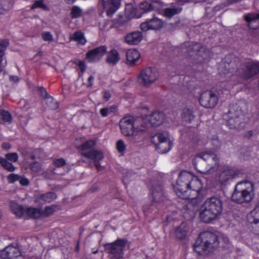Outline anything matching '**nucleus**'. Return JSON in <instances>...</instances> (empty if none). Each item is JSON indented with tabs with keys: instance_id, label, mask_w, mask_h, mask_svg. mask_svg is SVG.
Segmentation results:
<instances>
[{
	"instance_id": "nucleus-1",
	"label": "nucleus",
	"mask_w": 259,
	"mask_h": 259,
	"mask_svg": "<svg viewBox=\"0 0 259 259\" xmlns=\"http://www.w3.org/2000/svg\"><path fill=\"white\" fill-rule=\"evenodd\" d=\"M175 189L179 197L186 198L184 193L188 190L196 191L199 196L205 195L206 191L202 189V184L198 178L191 172L182 171L179 175Z\"/></svg>"
},
{
	"instance_id": "nucleus-2",
	"label": "nucleus",
	"mask_w": 259,
	"mask_h": 259,
	"mask_svg": "<svg viewBox=\"0 0 259 259\" xmlns=\"http://www.w3.org/2000/svg\"><path fill=\"white\" fill-rule=\"evenodd\" d=\"M254 185L247 181L238 182L234 188L231 200L239 204H247L254 197Z\"/></svg>"
},
{
	"instance_id": "nucleus-3",
	"label": "nucleus",
	"mask_w": 259,
	"mask_h": 259,
	"mask_svg": "<svg viewBox=\"0 0 259 259\" xmlns=\"http://www.w3.org/2000/svg\"><path fill=\"white\" fill-rule=\"evenodd\" d=\"M127 242L126 239H119L112 243L105 244V251L109 259H124V249Z\"/></svg>"
},
{
	"instance_id": "nucleus-4",
	"label": "nucleus",
	"mask_w": 259,
	"mask_h": 259,
	"mask_svg": "<svg viewBox=\"0 0 259 259\" xmlns=\"http://www.w3.org/2000/svg\"><path fill=\"white\" fill-rule=\"evenodd\" d=\"M210 232L201 233L194 244V250L200 256L209 257L210 252Z\"/></svg>"
},
{
	"instance_id": "nucleus-5",
	"label": "nucleus",
	"mask_w": 259,
	"mask_h": 259,
	"mask_svg": "<svg viewBox=\"0 0 259 259\" xmlns=\"http://www.w3.org/2000/svg\"><path fill=\"white\" fill-rule=\"evenodd\" d=\"M259 72V62H247L240 66L236 71V75L243 79H249Z\"/></svg>"
},
{
	"instance_id": "nucleus-6",
	"label": "nucleus",
	"mask_w": 259,
	"mask_h": 259,
	"mask_svg": "<svg viewBox=\"0 0 259 259\" xmlns=\"http://www.w3.org/2000/svg\"><path fill=\"white\" fill-rule=\"evenodd\" d=\"M151 140L161 153H165L169 151L172 145L167 133L156 134L152 137Z\"/></svg>"
},
{
	"instance_id": "nucleus-7",
	"label": "nucleus",
	"mask_w": 259,
	"mask_h": 259,
	"mask_svg": "<svg viewBox=\"0 0 259 259\" xmlns=\"http://www.w3.org/2000/svg\"><path fill=\"white\" fill-rule=\"evenodd\" d=\"M210 154L207 152H201L193 159V164L197 171L203 174H207L210 169L207 161H209Z\"/></svg>"
},
{
	"instance_id": "nucleus-8",
	"label": "nucleus",
	"mask_w": 259,
	"mask_h": 259,
	"mask_svg": "<svg viewBox=\"0 0 259 259\" xmlns=\"http://www.w3.org/2000/svg\"><path fill=\"white\" fill-rule=\"evenodd\" d=\"M158 77L159 74L156 68L148 67L141 71L139 80L144 86L147 87L153 83Z\"/></svg>"
},
{
	"instance_id": "nucleus-9",
	"label": "nucleus",
	"mask_w": 259,
	"mask_h": 259,
	"mask_svg": "<svg viewBox=\"0 0 259 259\" xmlns=\"http://www.w3.org/2000/svg\"><path fill=\"white\" fill-rule=\"evenodd\" d=\"M134 117L131 116H125L122 118L120 122L119 125L122 134L124 136L130 137L131 140H133L136 136L134 134Z\"/></svg>"
},
{
	"instance_id": "nucleus-10",
	"label": "nucleus",
	"mask_w": 259,
	"mask_h": 259,
	"mask_svg": "<svg viewBox=\"0 0 259 259\" xmlns=\"http://www.w3.org/2000/svg\"><path fill=\"white\" fill-rule=\"evenodd\" d=\"M243 114L241 111L234 112V110H230L227 114L224 115V118L227 121V125L230 128L238 127L240 123L241 117Z\"/></svg>"
},
{
	"instance_id": "nucleus-11",
	"label": "nucleus",
	"mask_w": 259,
	"mask_h": 259,
	"mask_svg": "<svg viewBox=\"0 0 259 259\" xmlns=\"http://www.w3.org/2000/svg\"><path fill=\"white\" fill-rule=\"evenodd\" d=\"M163 24L164 22L162 19L154 17L142 23L140 28L143 31H147L148 30H158L163 27Z\"/></svg>"
},
{
	"instance_id": "nucleus-12",
	"label": "nucleus",
	"mask_w": 259,
	"mask_h": 259,
	"mask_svg": "<svg viewBox=\"0 0 259 259\" xmlns=\"http://www.w3.org/2000/svg\"><path fill=\"white\" fill-rule=\"evenodd\" d=\"M120 5V0H101L99 5L106 11L108 16H111L119 8Z\"/></svg>"
},
{
	"instance_id": "nucleus-13",
	"label": "nucleus",
	"mask_w": 259,
	"mask_h": 259,
	"mask_svg": "<svg viewBox=\"0 0 259 259\" xmlns=\"http://www.w3.org/2000/svg\"><path fill=\"white\" fill-rule=\"evenodd\" d=\"M106 52L107 47L101 46L89 51L86 54V59L90 62H96L99 61Z\"/></svg>"
},
{
	"instance_id": "nucleus-14",
	"label": "nucleus",
	"mask_w": 259,
	"mask_h": 259,
	"mask_svg": "<svg viewBox=\"0 0 259 259\" xmlns=\"http://www.w3.org/2000/svg\"><path fill=\"white\" fill-rule=\"evenodd\" d=\"M21 252L20 249L13 245H9L0 252V257L2 259H16L20 257Z\"/></svg>"
},
{
	"instance_id": "nucleus-15",
	"label": "nucleus",
	"mask_w": 259,
	"mask_h": 259,
	"mask_svg": "<svg viewBox=\"0 0 259 259\" xmlns=\"http://www.w3.org/2000/svg\"><path fill=\"white\" fill-rule=\"evenodd\" d=\"M199 217L202 222L209 223L210 222V198H207L201 206Z\"/></svg>"
},
{
	"instance_id": "nucleus-16",
	"label": "nucleus",
	"mask_w": 259,
	"mask_h": 259,
	"mask_svg": "<svg viewBox=\"0 0 259 259\" xmlns=\"http://www.w3.org/2000/svg\"><path fill=\"white\" fill-rule=\"evenodd\" d=\"M96 145V142L95 140H90L84 142L81 145L77 147V149L80 151L81 155L85 157V154H88L89 155H93L92 153L94 152H101L97 150L92 149Z\"/></svg>"
},
{
	"instance_id": "nucleus-17",
	"label": "nucleus",
	"mask_w": 259,
	"mask_h": 259,
	"mask_svg": "<svg viewBox=\"0 0 259 259\" xmlns=\"http://www.w3.org/2000/svg\"><path fill=\"white\" fill-rule=\"evenodd\" d=\"M222 202L220 198L211 197V220L216 219L222 211Z\"/></svg>"
},
{
	"instance_id": "nucleus-18",
	"label": "nucleus",
	"mask_w": 259,
	"mask_h": 259,
	"mask_svg": "<svg viewBox=\"0 0 259 259\" xmlns=\"http://www.w3.org/2000/svg\"><path fill=\"white\" fill-rule=\"evenodd\" d=\"M237 175L236 171L234 169L227 168L220 173L217 178V181L221 184H223L228 180L234 178Z\"/></svg>"
},
{
	"instance_id": "nucleus-19",
	"label": "nucleus",
	"mask_w": 259,
	"mask_h": 259,
	"mask_svg": "<svg viewBox=\"0 0 259 259\" xmlns=\"http://www.w3.org/2000/svg\"><path fill=\"white\" fill-rule=\"evenodd\" d=\"M165 116L162 112L155 111L147 117L150 126L152 125H159L161 124L164 120Z\"/></svg>"
},
{
	"instance_id": "nucleus-20",
	"label": "nucleus",
	"mask_w": 259,
	"mask_h": 259,
	"mask_svg": "<svg viewBox=\"0 0 259 259\" xmlns=\"http://www.w3.org/2000/svg\"><path fill=\"white\" fill-rule=\"evenodd\" d=\"M134 132H144L150 126L147 117L145 119L142 118H135L134 117Z\"/></svg>"
},
{
	"instance_id": "nucleus-21",
	"label": "nucleus",
	"mask_w": 259,
	"mask_h": 259,
	"mask_svg": "<svg viewBox=\"0 0 259 259\" xmlns=\"http://www.w3.org/2000/svg\"><path fill=\"white\" fill-rule=\"evenodd\" d=\"M151 193L153 202L159 203L163 201L164 196L163 189L161 185L153 186Z\"/></svg>"
},
{
	"instance_id": "nucleus-22",
	"label": "nucleus",
	"mask_w": 259,
	"mask_h": 259,
	"mask_svg": "<svg viewBox=\"0 0 259 259\" xmlns=\"http://www.w3.org/2000/svg\"><path fill=\"white\" fill-rule=\"evenodd\" d=\"M143 35L140 31H134L128 33L125 37V42L130 45L138 44L142 39Z\"/></svg>"
},
{
	"instance_id": "nucleus-23",
	"label": "nucleus",
	"mask_w": 259,
	"mask_h": 259,
	"mask_svg": "<svg viewBox=\"0 0 259 259\" xmlns=\"http://www.w3.org/2000/svg\"><path fill=\"white\" fill-rule=\"evenodd\" d=\"M182 10V7L176 6L174 3H172L171 7L163 9L162 15L166 18L170 19L173 16L179 14Z\"/></svg>"
},
{
	"instance_id": "nucleus-24",
	"label": "nucleus",
	"mask_w": 259,
	"mask_h": 259,
	"mask_svg": "<svg viewBox=\"0 0 259 259\" xmlns=\"http://www.w3.org/2000/svg\"><path fill=\"white\" fill-rule=\"evenodd\" d=\"M140 54L136 49L128 50L126 54V64L130 65H134L139 59Z\"/></svg>"
},
{
	"instance_id": "nucleus-25",
	"label": "nucleus",
	"mask_w": 259,
	"mask_h": 259,
	"mask_svg": "<svg viewBox=\"0 0 259 259\" xmlns=\"http://www.w3.org/2000/svg\"><path fill=\"white\" fill-rule=\"evenodd\" d=\"M120 59V57L118 52L115 49H112L107 53L106 62L110 65H115Z\"/></svg>"
},
{
	"instance_id": "nucleus-26",
	"label": "nucleus",
	"mask_w": 259,
	"mask_h": 259,
	"mask_svg": "<svg viewBox=\"0 0 259 259\" xmlns=\"http://www.w3.org/2000/svg\"><path fill=\"white\" fill-rule=\"evenodd\" d=\"M93 155H89L88 154H85V157L94 160V165L98 170H100L101 168V166L100 164V161L102 160L104 158L103 153L102 152H94L92 153Z\"/></svg>"
},
{
	"instance_id": "nucleus-27",
	"label": "nucleus",
	"mask_w": 259,
	"mask_h": 259,
	"mask_svg": "<svg viewBox=\"0 0 259 259\" xmlns=\"http://www.w3.org/2000/svg\"><path fill=\"white\" fill-rule=\"evenodd\" d=\"M57 197L56 194L54 192H48L45 194H41L37 196V201L39 202L44 201L51 202L55 199Z\"/></svg>"
},
{
	"instance_id": "nucleus-28",
	"label": "nucleus",
	"mask_w": 259,
	"mask_h": 259,
	"mask_svg": "<svg viewBox=\"0 0 259 259\" xmlns=\"http://www.w3.org/2000/svg\"><path fill=\"white\" fill-rule=\"evenodd\" d=\"M210 91L203 92L200 96L199 102L201 105L205 108H208L210 106Z\"/></svg>"
},
{
	"instance_id": "nucleus-29",
	"label": "nucleus",
	"mask_w": 259,
	"mask_h": 259,
	"mask_svg": "<svg viewBox=\"0 0 259 259\" xmlns=\"http://www.w3.org/2000/svg\"><path fill=\"white\" fill-rule=\"evenodd\" d=\"M187 232L186 224L182 223L175 231L176 236L179 239H183L186 236Z\"/></svg>"
},
{
	"instance_id": "nucleus-30",
	"label": "nucleus",
	"mask_w": 259,
	"mask_h": 259,
	"mask_svg": "<svg viewBox=\"0 0 259 259\" xmlns=\"http://www.w3.org/2000/svg\"><path fill=\"white\" fill-rule=\"evenodd\" d=\"M245 20L248 23V26L250 28L255 29L258 26H251V24L254 22H257L259 24V14H248L245 16Z\"/></svg>"
},
{
	"instance_id": "nucleus-31",
	"label": "nucleus",
	"mask_w": 259,
	"mask_h": 259,
	"mask_svg": "<svg viewBox=\"0 0 259 259\" xmlns=\"http://www.w3.org/2000/svg\"><path fill=\"white\" fill-rule=\"evenodd\" d=\"M70 40L77 41L78 44L82 45H85L87 42L84 34L81 31H77L75 32L70 37Z\"/></svg>"
},
{
	"instance_id": "nucleus-32",
	"label": "nucleus",
	"mask_w": 259,
	"mask_h": 259,
	"mask_svg": "<svg viewBox=\"0 0 259 259\" xmlns=\"http://www.w3.org/2000/svg\"><path fill=\"white\" fill-rule=\"evenodd\" d=\"M211 241H214L213 242V247H217L218 246L219 243L223 241L225 243H228L229 241L228 238L223 235V234H220L219 235H215L211 233Z\"/></svg>"
},
{
	"instance_id": "nucleus-33",
	"label": "nucleus",
	"mask_w": 259,
	"mask_h": 259,
	"mask_svg": "<svg viewBox=\"0 0 259 259\" xmlns=\"http://www.w3.org/2000/svg\"><path fill=\"white\" fill-rule=\"evenodd\" d=\"M129 19L126 16H119L118 18L113 20V26L114 27H120L125 26L127 24Z\"/></svg>"
},
{
	"instance_id": "nucleus-34",
	"label": "nucleus",
	"mask_w": 259,
	"mask_h": 259,
	"mask_svg": "<svg viewBox=\"0 0 259 259\" xmlns=\"http://www.w3.org/2000/svg\"><path fill=\"white\" fill-rule=\"evenodd\" d=\"M230 56L227 57L219 67L220 73L221 74L226 75L230 72V63H228L226 60H229Z\"/></svg>"
},
{
	"instance_id": "nucleus-35",
	"label": "nucleus",
	"mask_w": 259,
	"mask_h": 259,
	"mask_svg": "<svg viewBox=\"0 0 259 259\" xmlns=\"http://www.w3.org/2000/svg\"><path fill=\"white\" fill-rule=\"evenodd\" d=\"M25 212L32 218H38L41 217V210L39 208L29 207L25 209Z\"/></svg>"
},
{
	"instance_id": "nucleus-36",
	"label": "nucleus",
	"mask_w": 259,
	"mask_h": 259,
	"mask_svg": "<svg viewBox=\"0 0 259 259\" xmlns=\"http://www.w3.org/2000/svg\"><path fill=\"white\" fill-rule=\"evenodd\" d=\"M11 208L13 212L18 217H22L25 212V210L21 206L17 203L12 204Z\"/></svg>"
},
{
	"instance_id": "nucleus-37",
	"label": "nucleus",
	"mask_w": 259,
	"mask_h": 259,
	"mask_svg": "<svg viewBox=\"0 0 259 259\" xmlns=\"http://www.w3.org/2000/svg\"><path fill=\"white\" fill-rule=\"evenodd\" d=\"M204 51V48L200 46V45L196 44L194 45L192 48V53L191 56H194V57H197L198 58L200 56H202V58H204L202 54L201 53L203 52Z\"/></svg>"
},
{
	"instance_id": "nucleus-38",
	"label": "nucleus",
	"mask_w": 259,
	"mask_h": 259,
	"mask_svg": "<svg viewBox=\"0 0 259 259\" xmlns=\"http://www.w3.org/2000/svg\"><path fill=\"white\" fill-rule=\"evenodd\" d=\"M82 15V10L77 6L72 7L70 11V16L72 19H76L81 17Z\"/></svg>"
},
{
	"instance_id": "nucleus-39",
	"label": "nucleus",
	"mask_w": 259,
	"mask_h": 259,
	"mask_svg": "<svg viewBox=\"0 0 259 259\" xmlns=\"http://www.w3.org/2000/svg\"><path fill=\"white\" fill-rule=\"evenodd\" d=\"M181 116L182 118L186 121L190 122L194 118L192 111L188 108L183 109Z\"/></svg>"
},
{
	"instance_id": "nucleus-40",
	"label": "nucleus",
	"mask_w": 259,
	"mask_h": 259,
	"mask_svg": "<svg viewBox=\"0 0 259 259\" xmlns=\"http://www.w3.org/2000/svg\"><path fill=\"white\" fill-rule=\"evenodd\" d=\"M44 99L48 106L51 109L55 110L58 108V104L57 102L52 97L48 96Z\"/></svg>"
},
{
	"instance_id": "nucleus-41",
	"label": "nucleus",
	"mask_w": 259,
	"mask_h": 259,
	"mask_svg": "<svg viewBox=\"0 0 259 259\" xmlns=\"http://www.w3.org/2000/svg\"><path fill=\"white\" fill-rule=\"evenodd\" d=\"M0 163L5 169L9 171H13L15 169V166L7 159L0 158Z\"/></svg>"
},
{
	"instance_id": "nucleus-42",
	"label": "nucleus",
	"mask_w": 259,
	"mask_h": 259,
	"mask_svg": "<svg viewBox=\"0 0 259 259\" xmlns=\"http://www.w3.org/2000/svg\"><path fill=\"white\" fill-rule=\"evenodd\" d=\"M116 107L115 106H111L110 107L103 108L100 109V113L103 117H106L111 113L116 111Z\"/></svg>"
},
{
	"instance_id": "nucleus-43",
	"label": "nucleus",
	"mask_w": 259,
	"mask_h": 259,
	"mask_svg": "<svg viewBox=\"0 0 259 259\" xmlns=\"http://www.w3.org/2000/svg\"><path fill=\"white\" fill-rule=\"evenodd\" d=\"M164 6L163 3L160 1H153L151 2V11H155L158 13Z\"/></svg>"
},
{
	"instance_id": "nucleus-44",
	"label": "nucleus",
	"mask_w": 259,
	"mask_h": 259,
	"mask_svg": "<svg viewBox=\"0 0 259 259\" xmlns=\"http://www.w3.org/2000/svg\"><path fill=\"white\" fill-rule=\"evenodd\" d=\"M0 116L1 118L5 122H10L12 121V116L8 111L1 110L0 111Z\"/></svg>"
},
{
	"instance_id": "nucleus-45",
	"label": "nucleus",
	"mask_w": 259,
	"mask_h": 259,
	"mask_svg": "<svg viewBox=\"0 0 259 259\" xmlns=\"http://www.w3.org/2000/svg\"><path fill=\"white\" fill-rule=\"evenodd\" d=\"M54 207L53 206H47L42 210H41V217H47L53 213Z\"/></svg>"
},
{
	"instance_id": "nucleus-46",
	"label": "nucleus",
	"mask_w": 259,
	"mask_h": 259,
	"mask_svg": "<svg viewBox=\"0 0 259 259\" xmlns=\"http://www.w3.org/2000/svg\"><path fill=\"white\" fill-rule=\"evenodd\" d=\"M29 167L31 170L35 173H38L40 172L42 169L40 164L36 161L32 162L31 164H30Z\"/></svg>"
},
{
	"instance_id": "nucleus-47",
	"label": "nucleus",
	"mask_w": 259,
	"mask_h": 259,
	"mask_svg": "<svg viewBox=\"0 0 259 259\" xmlns=\"http://www.w3.org/2000/svg\"><path fill=\"white\" fill-rule=\"evenodd\" d=\"M37 8H42L44 10H48V7L44 3L42 0L36 1L32 5L31 9H34Z\"/></svg>"
},
{
	"instance_id": "nucleus-48",
	"label": "nucleus",
	"mask_w": 259,
	"mask_h": 259,
	"mask_svg": "<svg viewBox=\"0 0 259 259\" xmlns=\"http://www.w3.org/2000/svg\"><path fill=\"white\" fill-rule=\"evenodd\" d=\"M5 157L7 160L15 162L18 159V155L17 153H10L6 154Z\"/></svg>"
},
{
	"instance_id": "nucleus-49",
	"label": "nucleus",
	"mask_w": 259,
	"mask_h": 259,
	"mask_svg": "<svg viewBox=\"0 0 259 259\" xmlns=\"http://www.w3.org/2000/svg\"><path fill=\"white\" fill-rule=\"evenodd\" d=\"M73 63L76 64L78 67L82 74L84 73L87 68V66L84 61L77 60L74 61Z\"/></svg>"
},
{
	"instance_id": "nucleus-50",
	"label": "nucleus",
	"mask_w": 259,
	"mask_h": 259,
	"mask_svg": "<svg viewBox=\"0 0 259 259\" xmlns=\"http://www.w3.org/2000/svg\"><path fill=\"white\" fill-rule=\"evenodd\" d=\"M140 8L143 10L145 12L151 11V3H149L147 2H142L140 4Z\"/></svg>"
},
{
	"instance_id": "nucleus-51",
	"label": "nucleus",
	"mask_w": 259,
	"mask_h": 259,
	"mask_svg": "<svg viewBox=\"0 0 259 259\" xmlns=\"http://www.w3.org/2000/svg\"><path fill=\"white\" fill-rule=\"evenodd\" d=\"M125 148L126 146L122 140H120L117 141L116 143V148L119 152H123L125 150Z\"/></svg>"
},
{
	"instance_id": "nucleus-52",
	"label": "nucleus",
	"mask_w": 259,
	"mask_h": 259,
	"mask_svg": "<svg viewBox=\"0 0 259 259\" xmlns=\"http://www.w3.org/2000/svg\"><path fill=\"white\" fill-rule=\"evenodd\" d=\"M211 163L212 162H214V165L213 166H211V169L217 170L220 166L219 159L217 157V156L212 153H211Z\"/></svg>"
},
{
	"instance_id": "nucleus-53",
	"label": "nucleus",
	"mask_w": 259,
	"mask_h": 259,
	"mask_svg": "<svg viewBox=\"0 0 259 259\" xmlns=\"http://www.w3.org/2000/svg\"><path fill=\"white\" fill-rule=\"evenodd\" d=\"M41 36L44 41L51 42L53 40V35L50 32H44Z\"/></svg>"
},
{
	"instance_id": "nucleus-54",
	"label": "nucleus",
	"mask_w": 259,
	"mask_h": 259,
	"mask_svg": "<svg viewBox=\"0 0 259 259\" xmlns=\"http://www.w3.org/2000/svg\"><path fill=\"white\" fill-rule=\"evenodd\" d=\"M20 179V177L14 174H12L9 175L8 177V180L10 183H13L15 181H19Z\"/></svg>"
},
{
	"instance_id": "nucleus-55",
	"label": "nucleus",
	"mask_w": 259,
	"mask_h": 259,
	"mask_svg": "<svg viewBox=\"0 0 259 259\" xmlns=\"http://www.w3.org/2000/svg\"><path fill=\"white\" fill-rule=\"evenodd\" d=\"M54 164L58 167H62L66 164L65 160L63 158H60L54 160Z\"/></svg>"
},
{
	"instance_id": "nucleus-56",
	"label": "nucleus",
	"mask_w": 259,
	"mask_h": 259,
	"mask_svg": "<svg viewBox=\"0 0 259 259\" xmlns=\"http://www.w3.org/2000/svg\"><path fill=\"white\" fill-rule=\"evenodd\" d=\"M181 24L180 20L176 21L174 23H169L168 26L171 29H176Z\"/></svg>"
},
{
	"instance_id": "nucleus-57",
	"label": "nucleus",
	"mask_w": 259,
	"mask_h": 259,
	"mask_svg": "<svg viewBox=\"0 0 259 259\" xmlns=\"http://www.w3.org/2000/svg\"><path fill=\"white\" fill-rule=\"evenodd\" d=\"M94 79V77L93 76L91 75L88 79L87 87L88 88H91L93 84V80Z\"/></svg>"
},
{
	"instance_id": "nucleus-58",
	"label": "nucleus",
	"mask_w": 259,
	"mask_h": 259,
	"mask_svg": "<svg viewBox=\"0 0 259 259\" xmlns=\"http://www.w3.org/2000/svg\"><path fill=\"white\" fill-rule=\"evenodd\" d=\"M212 102L213 106H215L218 103V97L214 94H211V103Z\"/></svg>"
},
{
	"instance_id": "nucleus-59",
	"label": "nucleus",
	"mask_w": 259,
	"mask_h": 259,
	"mask_svg": "<svg viewBox=\"0 0 259 259\" xmlns=\"http://www.w3.org/2000/svg\"><path fill=\"white\" fill-rule=\"evenodd\" d=\"M39 91L41 93V96L44 97V99L46 98L47 96H49L45 89L43 87L39 88Z\"/></svg>"
},
{
	"instance_id": "nucleus-60",
	"label": "nucleus",
	"mask_w": 259,
	"mask_h": 259,
	"mask_svg": "<svg viewBox=\"0 0 259 259\" xmlns=\"http://www.w3.org/2000/svg\"><path fill=\"white\" fill-rule=\"evenodd\" d=\"M19 181L22 185L27 186L29 184V181L26 178H22L20 177V179Z\"/></svg>"
},
{
	"instance_id": "nucleus-61",
	"label": "nucleus",
	"mask_w": 259,
	"mask_h": 259,
	"mask_svg": "<svg viewBox=\"0 0 259 259\" xmlns=\"http://www.w3.org/2000/svg\"><path fill=\"white\" fill-rule=\"evenodd\" d=\"M111 95L109 91H105L104 92V98L106 101L109 100V99L110 98Z\"/></svg>"
},
{
	"instance_id": "nucleus-62",
	"label": "nucleus",
	"mask_w": 259,
	"mask_h": 259,
	"mask_svg": "<svg viewBox=\"0 0 259 259\" xmlns=\"http://www.w3.org/2000/svg\"><path fill=\"white\" fill-rule=\"evenodd\" d=\"M177 3H175V5L176 6H179L182 7L185 3H187L189 0H177Z\"/></svg>"
},
{
	"instance_id": "nucleus-63",
	"label": "nucleus",
	"mask_w": 259,
	"mask_h": 259,
	"mask_svg": "<svg viewBox=\"0 0 259 259\" xmlns=\"http://www.w3.org/2000/svg\"><path fill=\"white\" fill-rule=\"evenodd\" d=\"M2 148L4 150H8L11 148V145L8 143H4L2 145Z\"/></svg>"
},
{
	"instance_id": "nucleus-64",
	"label": "nucleus",
	"mask_w": 259,
	"mask_h": 259,
	"mask_svg": "<svg viewBox=\"0 0 259 259\" xmlns=\"http://www.w3.org/2000/svg\"><path fill=\"white\" fill-rule=\"evenodd\" d=\"M212 143L213 145H215L216 148H219L220 146V142L218 139L211 140V143Z\"/></svg>"
}]
</instances>
